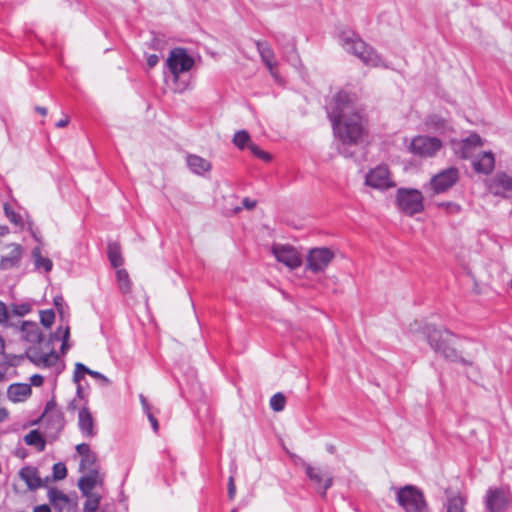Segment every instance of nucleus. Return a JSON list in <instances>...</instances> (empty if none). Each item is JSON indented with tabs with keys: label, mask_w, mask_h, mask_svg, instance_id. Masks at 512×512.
Instances as JSON below:
<instances>
[{
	"label": "nucleus",
	"mask_w": 512,
	"mask_h": 512,
	"mask_svg": "<svg viewBox=\"0 0 512 512\" xmlns=\"http://www.w3.org/2000/svg\"><path fill=\"white\" fill-rule=\"evenodd\" d=\"M356 102L355 93L340 90L333 96L326 108L334 134L343 146L359 144L366 134L363 118L357 109Z\"/></svg>",
	"instance_id": "nucleus-1"
},
{
	"label": "nucleus",
	"mask_w": 512,
	"mask_h": 512,
	"mask_svg": "<svg viewBox=\"0 0 512 512\" xmlns=\"http://www.w3.org/2000/svg\"><path fill=\"white\" fill-rule=\"evenodd\" d=\"M421 333L431 349L440 354L445 360L459 362L464 366H472L473 361L462 357L451 345V338L458 337L448 329H438L433 324H426L422 327Z\"/></svg>",
	"instance_id": "nucleus-2"
},
{
	"label": "nucleus",
	"mask_w": 512,
	"mask_h": 512,
	"mask_svg": "<svg viewBox=\"0 0 512 512\" xmlns=\"http://www.w3.org/2000/svg\"><path fill=\"white\" fill-rule=\"evenodd\" d=\"M339 41L343 48L356 56L364 65L371 67L389 68L377 50L365 42L359 34L352 30H344L339 33Z\"/></svg>",
	"instance_id": "nucleus-3"
},
{
	"label": "nucleus",
	"mask_w": 512,
	"mask_h": 512,
	"mask_svg": "<svg viewBox=\"0 0 512 512\" xmlns=\"http://www.w3.org/2000/svg\"><path fill=\"white\" fill-rule=\"evenodd\" d=\"M396 501L405 512H429L424 493L414 485L398 489Z\"/></svg>",
	"instance_id": "nucleus-4"
},
{
	"label": "nucleus",
	"mask_w": 512,
	"mask_h": 512,
	"mask_svg": "<svg viewBox=\"0 0 512 512\" xmlns=\"http://www.w3.org/2000/svg\"><path fill=\"white\" fill-rule=\"evenodd\" d=\"M396 204L408 216L424 211V197L422 192L415 188H399L396 193Z\"/></svg>",
	"instance_id": "nucleus-5"
},
{
	"label": "nucleus",
	"mask_w": 512,
	"mask_h": 512,
	"mask_svg": "<svg viewBox=\"0 0 512 512\" xmlns=\"http://www.w3.org/2000/svg\"><path fill=\"white\" fill-rule=\"evenodd\" d=\"M460 178L458 168L451 166L433 175L430 181L424 184L423 189L431 192V195H438L451 189Z\"/></svg>",
	"instance_id": "nucleus-6"
},
{
	"label": "nucleus",
	"mask_w": 512,
	"mask_h": 512,
	"mask_svg": "<svg viewBox=\"0 0 512 512\" xmlns=\"http://www.w3.org/2000/svg\"><path fill=\"white\" fill-rule=\"evenodd\" d=\"M511 500V493L505 487H489L484 497L485 512H505Z\"/></svg>",
	"instance_id": "nucleus-7"
},
{
	"label": "nucleus",
	"mask_w": 512,
	"mask_h": 512,
	"mask_svg": "<svg viewBox=\"0 0 512 512\" xmlns=\"http://www.w3.org/2000/svg\"><path fill=\"white\" fill-rule=\"evenodd\" d=\"M166 65L174 79L177 80L181 73L187 72L192 68L194 59L187 53L185 48L177 47L170 51Z\"/></svg>",
	"instance_id": "nucleus-8"
},
{
	"label": "nucleus",
	"mask_w": 512,
	"mask_h": 512,
	"mask_svg": "<svg viewBox=\"0 0 512 512\" xmlns=\"http://www.w3.org/2000/svg\"><path fill=\"white\" fill-rule=\"evenodd\" d=\"M441 148L439 138L426 135L415 136L409 145V151L419 157H433Z\"/></svg>",
	"instance_id": "nucleus-9"
},
{
	"label": "nucleus",
	"mask_w": 512,
	"mask_h": 512,
	"mask_svg": "<svg viewBox=\"0 0 512 512\" xmlns=\"http://www.w3.org/2000/svg\"><path fill=\"white\" fill-rule=\"evenodd\" d=\"M300 460L301 466L305 469L308 479L313 482L321 497L326 498L328 489L333 485V476L329 473L323 472L319 467L310 465L304 459Z\"/></svg>",
	"instance_id": "nucleus-10"
},
{
	"label": "nucleus",
	"mask_w": 512,
	"mask_h": 512,
	"mask_svg": "<svg viewBox=\"0 0 512 512\" xmlns=\"http://www.w3.org/2000/svg\"><path fill=\"white\" fill-rule=\"evenodd\" d=\"M333 258V251L327 247L312 248L307 256V269L313 273L323 272Z\"/></svg>",
	"instance_id": "nucleus-11"
},
{
	"label": "nucleus",
	"mask_w": 512,
	"mask_h": 512,
	"mask_svg": "<svg viewBox=\"0 0 512 512\" xmlns=\"http://www.w3.org/2000/svg\"><path fill=\"white\" fill-rule=\"evenodd\" d=\"M365 184L382 191L394 187L395 185L386 165H379L371 169L365 176Z\"/></svg>",
	"instance_id": "nucleus-12"
},
{
	"label": "nucleus",
	"mask_w": 512,
	"mask_h": 512,
	"mask_svg": "<svg viewBox=\"0 0 512 512\" xmlns=\"http://www.w3.org/2000/svg\"><path fill=\"white\" fill-rule=\"evenodd\" d=\"M273 254L276 260L290 269H295L301 266L302 258L298 251L291 245H281L273 247Z\"/></svg>",
	"instance_id": "nucleus-13"
},
{
	"label": "nucleus",
	"mask_w": 512,
	"mask_h": 512,
	"mask_svg": "<svg viewBox=\"0 0 512 512\" xmlns=\"http://www.w3.org/2000/svg\"><path fill=\"white\" fill-rule=\"evenodd\" d=\"M78 487L82 494L87 497L84 512H96V496L93 495V490L96 487V473H88L81 477Z\"/></svg>",
	"instance_id": "nucleus-14"
},
{
	"label": "nucleus",
	"mask_w": 512,
	"mask_h": 512,
	"mask_svg": "<svg viewBox=\"0 0 512 512\" xmlns=\"http://www.w3.org/2000/svg\"><path fill=\"white\" fill-rule=\"evenodd\" d=\"M254 44L260 55L261 61L267 67L271 76L278 80V74L276 71L277 63L275 61V55L272 48L270 47L267 41L263 40H255Z\"/></svg>",
	"instance_id": "nucleus-15"
},
{
	"label": "nucleus",
	"mask_w": 512,
	"mask_h": 512,
	"mask_svg": "<svg viewBox=\"0 0 512 512\" xmlns=\"http://www.w3.org/2000/svg\"><path fill=\"white\" fill-rule=\"evenodd\" d=\"M42 419L44 422H47L50 428L56 433L64 427L63 415L56 409V405L53 401L47 403Z\"/></svg>",
	"instance_id": "nucleus-16"
},
{
	"label": "nucleus",
	"mask_w": 512,
	"mask_h": 512,
	"mask_svg": "<svg viewBox=\"0 0 512 512\" xmlns=\"http://www.w3.org/2000/svg\"><path fill=\"white\" fill-rule=\"evenodd\" d=\"M26 356L34 364L44 367L53 366L58 360V355L53 350L40 354L36 348H29L26 351Z\"/></svg>",
	"instance_id": "nucleus-17"
},
{
	"label": "nucleus",
	"mask_w": 512,
	"mask_h": 512,
	"mask_svg": "<svg viewBox=\"0 0 512 512\" xmlns=\"http://www.w3.org/2000/svg\"><path fill=\"white\" fill-rule=\"evenodd\" d=\"M473 169L478 173L490 174L495 167V158L492 152H482L472 162Z\"/></svg>",
	"instance_id": "nucleus-18"
},
{
	"label": "nucleus",
	"mask_w": 512,
	"mask_h": 512,
	"mask_svg": "<svg viewBox=\"0 0 512 512\" xmlns=\"http://www.w3.org/2000/svg\"><path fill=\"white\" fill-rule=\"evenodd\" d=\"M186 164L190 171L196 175H203L205 172L210 171L212 167L208 160L195 154H188L186 156Z\"/></svg>",
	"instance_id": "nucleus-19"
},
{
	"label": "nucleus",
	"mask_w": 512,
	"mask_h": 512,
	"mask_svg": "<svg viewBox=\"0 0 512 512\" xmlns=\"http://www.w3.org/2000/svg\"><path fill=\"white\" fill-rule=\"evenodd\" d=\"M10 252L0 260V269L8 270L19 265L22 256V248L19 244L9 245Z\"/></svg>",
	"instance_id": "nucleus-20"
},
{
	"label": "nucleus",
	"mask_w": 512,
	"mask_h": 512,
	"mask_svg": "<svg viewBox=\"0 0 512 512\" xmlns=\"http://www.w3.org/2000/svg\"><path fill=\"white\" fill-rule=\"evenodd\" d=\"M22 337L29 343H41L43 335L37 323L25 321L21 325Z\"/></svg>",
	"instance_id": "nucleus-21"
},
{
	"label": "nucleus",
	"mask_w": 512,
	"mask_h": 512,
	"mask_svg": "<svg viewBox=\"0 0 512 512\" xmlns=\"http://www.w3.org/2000/svg\"><path fill=\"white\" fill-rule=\"evenodd\" d=\"M425 125L427 130L438 134H444L451 130L449 122L437 114L429 115L425 120Z\"/></svg>",
	"instance_id": "nucleus-22"
},
{
	"label": "nucleus",
	"mask_w": 512,
	"mask_h": 512,
	"mask_svg": "<svg viewBox=\"0 0 512 512\" xmlns=\"http://www.w3.org/2000/svg\"><path fill=\"white\" fill-rule=\"evenodd\" d=\"M19 476L30 490H36L42 486V481L36 468L24 467L20 470Z\"/></svg>",
	"instance_id": "nucleus-23"
},
{
	"label": "nucleus",
	"mask_w": 512,
	"mask_h": 512,
	"mask_svg": "<svg viewBox=\"0 0 512 512\" xmlns=\"http://www.w3.org/2000/svg\"><path fill=\"white\" fill-rule=\"evenodd\" d=\"M495 195H504L512 191V177L507 173H498L491 185Z\"/></svg>",
	"instance_id": "nucleus-24"
},
{
	"label": "nucleus",
	"mask_w": 512,
	"mask_h": 512,
	"mask_svg": "<svg viewBox=\"0 0 512 512\" xmlns=\"http://www.w3.org/2000/svg\"><path fill=\"white\" fill-rule=\"evenodd\" d=\"M30 394L31 387L28 384H12L7 390V396L13 402L24 401Z\"/></svg>",
	"instance_id": "nucleus-25"
},
{
	"label": "nucleus",
	"mask_w": 512,
	"mask_h": 512,
	"mask_svg": "<svg viewBox=\"0 0 512 512\" xmlns=\"http://www.w3.org/2000/svg\"><path fill=\"white\" fill-rule=\"evenodd\" d=\"M107 257L113 268H119L123 265L121 245L116 241H111L107 246Z\"/></svg>",
	"instance_id": "nucleus-26"
},
{
	"label": "nucleus",
	"mask_w": 512,
	"mask_h": 512,
	"mask_svg": "<svg viewBox=\"0 0 512 512\" xmlns=\"http://www.w3.org/2000/svg\"><path fill=\"white\" fill-rule=\"evenodd\" d=\"M447 494V501L445 503L447 512H465V505L467 503V499L460 495L459 493L456 495Z\"/></svg>",
	"instance_id": "nucleus-27"
},
{
	"label": "nucleus",
	"mask_w": 512,
	"mask_h": 512,
	"mask_svg": "<svg viewBox=\"0 0 512 512\" xmlns=\"http://www.w3.org/2000/svg\"><path fill=\"white\" fill-rule=\"evenodd\" d=\"M48 499L59 511H62L69 503L68 496L54 488L48 491Z\"/></svg>",
	"instance_id": "nucleus-28"
},
{
	"label": "nucleus",
	"mask_w": 512,
	"mask_h": 512,
	"mask_svg": "<svg viewBox=\"0 0 512 512\" xmlns=\"http://www.w3.org/2000/svg\"><path fill=\"white\" fill-rule=\"evenodd\" d=\"M70 337V328L68 325L66 326H59L57 330L52 335L51 340L52 341H61V352L64 354L66 351L70 348L68 344V340Z\"/></svg>",
	"instance_id": "nucleus-29"
},
{
	"label": "nucleus",
	"mask_w": 512,
	"mask_h": 512,
	"mask_svg": "<svg viewBox=\"0 0 512 512\" xmlns=\"http://www.w3.org/2000/svg\"><path fill=\"white\" fill-rule=\"evenodd\" d=\"M79 427L82 430V432L86 433L87 435H92V428H93V417L89 410L87 408H82L79 411Z\"/></svg>",
	"instance_id": "nucleus-30"
},
{
	"label": "nucleus",
	"mask_w": 512,
	"mask_h": 512,
	"mask_svg": "<svg viewBox=\"0 0 512 512\" xmlns=\"http://www.w3.org/2000/svg\"><path fill=\"white\" fill-rule=\"evenodd\" d=\"M116 279L120 291L124 294L131 292L132 282L126 269L116 268Z\"/></svg>",
	"instance_id": "nucleus-31"
},
{
	"label": "nucleus",
	"mask_w": 512,
	"mask_h": 512,
	"mask_svg": "<svg viewBox=\"0 0 512 512\" xmlns=\"http://www.w3.org/2000/svg\"><path fill=\"white\" fill-rule=\"evenodd\" d=\"M24 441L27 445L35 446L38 451H43L45 449L46 442L41 433L37 430H31L26 434L24 436Z\"/></svg>",
	"instance_id": "nucleus-32"
},
{
	"label": "nucleus",
	"mask_w": 512,
	"mask_h": 512,
	"mask_svg": "<svg viewBox=\"0 0 512 512\" xmlns=\"http://www.w3.org/2000/svg\"><path fill=\"white\" fill-rule=\"evenodd\" d=\"M24 358H27L26 353L21 355L6 354L3 352L0 359V367L8 369L9 367H17L21 364Z\"/></svg>",
	"instance_id": "nucleus-33"
},
{
	"label": "nucleus",
	"mask_w": 512,
	"mask_h": 512,
	"mask_svg": "<svg viewBox=\"0 0 512 512\" xmlns=\"http://www.w3.org/2000/svg\"><path fill=\"white\" fill-rule=\"evenodd\" d=\"M451 146L454 153L460 159H468L472 154V149L462 140H451Z\"/></svg>",
	"instance_id": "nucleus-34"
},
{
	"label": "nucleus",
	"mask_w": 512,
	"mask_h": 512,
	"mask_svg": "<svg viewBox=\"0 0 512 512\" xmlns=\"http://www.w3.org/2000/svg\"><path fill=\"white\" fill-rule=\"evenodd\" d=\"M32 255L37 269H43L45 272L51 271L53 267L52 261L49 258L43 257L38 247L33 250Z\"/></svg>",
	"instance_id": "nucleus-35"
},
{
	"label": "nucleus",
	"mask_w": 512,
	"mask_h": 512,
	"mask_svg": "<svg viewBox=\"0 0 512 512\" xmlns=\"http://www.w3.org/2000/svg\"><path fill=\"white\" fill-rule=\"evenodd\" d=\"M95 461L96 457L93 453L82 457L79 464L80 471L83 473H96V469L94 468Z\"/></svg>",
	"instance_id": "nucleus-36"
},
{
	"label": "nucleus",
	"mask_w": 512,
	"mask_h": 512,
	"mask_svg": "<svg viewBox=\"0 0 512 512\" xmlns=\"http://www.w3.org/2000/svg\"><path fill=\"white\" fill-rule=\"evenodd\" d=\"M233 143L235 146H237L239 149L243 150L245 147H248L250 143V135L245 130H239L235 133L233 137Z\"/></svg>",
	"instance_id": "nucleus-37"
},
{
	"label": "nucleus",
	"mask_w": 512,
	"mask_h": 512,
	"mask_svg": "<svg viewBox=\"0 0 512 512\" xmlns=\"http://www.w3.org/2000/svg\"><path fill=\"white\" fill-rule=\"evenodd\" d=\"M85 374H89L93 378H96V371L87 368L82 363H76L73 380L76 383H79Z\"/></svg>",
	"instance_id": "nucleus-38"
},
{
	"label": "nucleus",
	"mask_w": 512,
	"mask_h": 512,
	"mask_svg": "<svg viewBox=\"0 0 512 512\" xmlns=\"http://www.w3.org/2000/svg\"><path fill=\"white\" fill-rule=\"evenodd\" d=\"M286 398L283 393L278 392L270 399V407L275 412H280L285 408Z\"/></svg>",
	"instance_id": "nucleus-39"
},
{
	"label": "nucleus",
	"mask_w": 512,
	"mask_h": 512,
	"mask_svg": "<svg viewBox=\"0 0 512 512\" xmlns=\"http://www.w3.org/2000/svg\"><path fill=\"white\" fill-rule=\"evenodd\" d=\"M437 207L444 209L450 215L459 214L462 210L461 205L453 201L439 202Z\"/></svg>",
	"instance_id": "nucleus-40"
},
{
	"label": "nucleus",
	"mask_w": 512,
	"mask_h": 512,
	"mask_svg": "<svg viewBox=\"0 0 512 512\" xmlns=\"http://www.w3.org/2000/svg\"><path fill=\"white\" fill-rule=\"evenodd\" d=\"M248 149L251 151V153L256 156L257 158L268 162L271 160V155L268 152L263 151L258 145L255 143H250L248 145Z\"/></svg>",
	"instance_id": "nucleus-41"
},
{
	"label": "nucleus",
	"mask_w": 512,
	"mask_h": 512,
	"mask_svg": "<svg viewBox=\"0 0 512 512\" xmlns=\"http://www.w3.org/2000/svg\"><path fill=\"white\" fill-rule=\"evenodd\" d=\"M54 319H55V314H54L53 310H46V311H42L40 313V321H41L42 325L47 328H49L53 324Z\"/></svg>",
	"instance_id": "nucleus-42"
},
{
	"label": "nucleus",
	"mask_w": 512,
	"mask_h": 512,
	"mask_svg": "<svg viewBox=\"0 0 512 512\" xmlns=\"http://www.w3.org/2000/svg\"><path fill=\"white\" fill-rule=\"evenodd\" d=\"M67 476V468L63 463L53 465V477L55 480H62Z\"/></svg>",
	"instance_id": "nucleus-43"
},
{
	"label": "nucleus",
	"mask_w": 512,
	"mask_h": 512,
	"mask_svg": "<svg viewBox=\"0 0 512 512\" xmlns=\"http://www.w3.org/2000/svg\"><path fill=\"white\" fill-rule=\"evenodd\" d=\"M463 141L467 144V146H469L471 149H473L474 147H477V146H481L482 145V139L480 137L479 134L477 133H472L470 134L468 137H466L465 139H463Z\"/></svg>",
	"instance_id": "nucleus-44"
},
{
	"label": "nucleus",
	"mask_w": 512,
	"mask_h": 512,
	"mask_svg": "<svg viewBox=\"0 0 512 512\" xmlns=\"http://www.w3.org/2000/svg\"><path fill=\"white\" fill-rule=\"evenodd\" d=\"M5 214L8 219L15 225H22V217L15 213L8 205L4 206Z\"/></svg>",
	"instance_id": "nucleus-45"
},
{
	"label": "nucleus",
	"mask_w": 512,
	"mask_h": 512,
	"mask_svg": "<svg viewBox=\"0 0 512 512\" xmlns=\"http://www.w3.org/2000/svg\"><path fill=\"white\" fill-rule=\"evenodd\" d=\"M9 317H10V315H9L7 306L5 305V303L0 301V323L1 324L7 323V321L9 320Z\"/></svg>",
	"instance_id": "nucleus-46"
},
{
	"label": "nucleus",
	"mask_w": 512,
	"mask_h": 512,
	"mask_svg": "<svg viewBox=\"0 0 512 512\" xmlns=\"http://www.w3.org/2000/svg\"><path fill=\"white\" fill-rule=\"evenodd\" d=\"M227 494H228V498L230 500H233L235 495H236V486H235V483H234L233 476L229 477L228 487H227Z\"/></svg>",
	"instance_id": "nucleus-47"
},
{
	"label": "nucleus",
	"mask_w": 512,
	"mask_h": 512,
	"mask_svg": "<svg viewBox=\"0 0 512 512\" xmlns=\"http://www.w3.org/2000/svg\"><path fill=\"white\" fill-rule=\"evenodd\" d=\"M98 510H100V512H116L114 503L105 504V505L101 506V496L99 493H98Z\"/></svg>",
	"instance_id": "nucleus-48"
},
{
	"label": "nucleus",
	"mask_w": 512,
	"mask_h": 512,
	"mask_svg": "<svg viewBox=\"0 0 512 512\" xmlns=\"http://www.w3.org/2000/svg\"><path fill=\"white\" fill-rule=\"evenodd\" d=\"M77 453L82 457L91 454V450L88 444L82 443L76 446Z\"/></svg>",
	"instance_id": "nucleus-49"
},
{
	"label": "nucleus",
	"mask_w": 512,
	"mask_h": 512,
	"mask_svg": "<svg viewBox=\"0 0 512 512\" xmlns=\"http://www.w3.org/2000/svg\"><path fill=\"white\" fill-rule=\"evenodd\" d=\"M30 308L26 304L22 305H14L13 306V313L18 316H23L29 312Z\"/></svg>",
	"instance_id": "nucleus-50"
},
{
	"label": "nucleus",
	"mask_w": 512,
	"mask_h": 512,
	"mask_svg": "<svg viewBox=\"0 0 512 512\" xmlns=\"http://www.w3.org/2000/svg\"><path fill=\"white\" fill-rule=\"evenodd\" d=\"M257 202L255 200L250 199L249 197H245L242 200V205L245 209L251 210L256 207Z\"/></svg>",
	"instance_id": "nucleus-51"
},
{
	"label": "nucleus",
	"mask_w": 512,
	"mask_h": 512,
	"mask_svg": "<svg viewBox=\"0 0 512 512\" xmlns=\"http://www.w3.org/2000/svg\"><path fill=\"white\" fill-rule=\"evenodd\" d=\"M146 416H147V418H148L149 422L151 423V426H152V428H153V431H154L155 433H157V432H158V430H159V423H158L157 418L155 417V415H154L153 413L148 414V415H146Z\"/></svg>",
	"instance_id": "nucleus-52"
},
{
	"label": "nucleus",
	"mask_w": 512,
	"mask_h": 512,
	"mask_svg": "<svg viewBox=\"0 0 512 512\" xmlns=\"http://www.w3.org/2000/svg\"><path fill=\"white\" fill-rule=\"evenodd\" d=\"M159 62V57L156 54H150L147 57V66L149 68L155 67Z\"/></svg>",
	"instance_id": "nucleus-53"
},
{
	"label": "nucleus",
	"mask_w": 512,
	"mask_h": 512,
	"mask_svg": "<svg viewBox=\"0 0 512 512\" xmlns=\"http://www.w3.org/2000/svg\"><path fill=\"white\" fill-rule=\"evenodd\" d=\"M54 305L60 314H63L64 298L62 296H56L54 298Z\"/></svg>",
	"instance_id": "nucleus-54"
},
{
	"label": "nucleus",
	"mask_w": 512,
	"mask_h": 512,
	"mask_svg": "<svg viewBox=\"0 0 512 512\" xmlns=\"http://www.w3.org/2000/svg\"><path fill=\"white\" fill-rule=\"evenodd\" d=\"M98 384L99 385H103V386H107V385L110 384V380L105 375H103L102 373L98 372Z\"/></svg>",
	"instance_id": "nucleus-55"
},
{
	"label": "nucleus",
	"mask_w": 512,
	"mask_h": 512,
	"mask_svg": "<svg viewBox=\"0 0 512 512\" xmlns=\"http://www.w3.org/2000/svg\"><path fill=\"white\" fill-rule=\"evenodd\" d=\"M33 512H51V509H50L49 505L42 504V505L36 506L34 508Z\"/></svg>",
	"instance_id": "nucleus-56"
},
{
	"label": "nucleus",
	"mask_w": 512,
	"mask_h": 512,
	"mask_svg": "<svg viewBox=\"0 0 512 512\" xmlns=\"http://www.w3.org/2000/svg\"><path fill=\"white\" fill-rule=\"evenodd\" d=\"M69 124V117H65L56 123V127L64 128Z\"/></svg>",
	"instance_id": "nucleus-57"
},
{
	"label": "nucleus",
	"mask_w": 512,
	"mask_h": 512,
	"mask_svg": "<svg viewBox=\"0 0 512 512\" xmlns=\"http://www.w3.org/2000/svg\"><path fill=\"white\" fill-rule=\"evenodd\" d=\"M8 418V412L5 408H0V422L5 421Z\"/></svg>",
	"instance_id": "nucleus-58"
},
{
	"label": "nucleus",
	"mask_w": 512,
	"mask_h": 512,
	"mask_svg": "<svg viewBox=\"0 0 512 512\" xmlns=\"http://www.w3.org/2000/svg\"><path fill=\"white\" fill-rule=\"evenodd\" d=\"M142 409H143V411H144L145 415H148V414H151V413H152V411H151V406H150L149 402H146V405H145V404H143V405H142Z\"/></svg>",
	"instance_id": "nucleus-59"
},
{
	"label": "nucleus",
	"mask_w": 512,
	"mask_h": 512,
	"mask_svg": "<svg viewBox=\"0 0 512 512\" xmlns=\"http://www.w3.org/2000/svg\"><path fill=\"white\" fill-rule=\"evenodd\" d=\"M32 381L34 385H39L42 383V377L40 375H34Z\"/></svg>",
	"instance_id": "nucleus-60"
},
{
	"label": "nucleus",
	"mask_w": 512,
	"mask_h": 512,
	"mask_svg": "<svg viewBox=\"0 0 512 512\" xmlns=\"http://www.w3.org/2000/svg\"><path fill=\"white\" fill-rule=\"evenodd\" d=\"M35 110L43 116L47 114V109L45 107L37 106L35 107Z\"/></svg>",
	"instance_id": "nucleus-61"
},
{
	"label": "nucleus",
	"mask_w": 512,
	"mask_h": 512,
	"mask_svg": "<svg viewBox=\"0 0 512 512\" xmlns=\"http://www.w3.org/2000/svg\"><path fill=\"white\" fill-rule=\"evenodd\" d=\"M326 449L330 454H334L336 452V448L333 444H328L326 446Z\"/></svg>",
	"instance_id": "nucleus-62"
},
{
	"label": "nucleus",
	"mask_w": 512,
	"mask_h": 512,
	"mask_svg": "<svg viewBox=\"0 0 512 512\" xmlns=\"http://www.w3.org/2000/svg\"><path fill=\"white\" fill-rule=\"evenodd\" d=\"M274 37H275V39H276V41H277V42L281 43V41L285 38V34H283V33H277V34H275V36H274Z\"/></svg>",
	"instance_id": "nucleus-63"
},
{
	"label": "nucleus",
	"mask_w": 512,
	"mask_h": 512,
	"mask_svg": "<svg viewBox=\"0 0 512 512\" xmlns=\"http://www.w3.org/2000/svg\"><path fill=\"white\" fill-rule=\"evenodd\" d=\"M341 154H343L345 157H352L353 156V153L351 152H348V150L346 148H344L343 150L340 151Z\"/></svg>",
	"instance_id": "nucleus-64"
}]
</instances>
